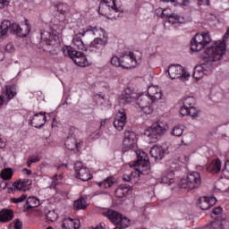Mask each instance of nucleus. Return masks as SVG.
I'll return each mask as SVG.
<instances>
[{"instance_id": "obj_1", "label": "nucleus", "mask_w": 229, "mask_h": 229, "mask_svg": "<svg viewBox=\"0 0 229 229\" xmlns=\"http://www.w3.org/2000/svg\"><path fill=\"white\" fill-rule=\"evenodd\" d=\"M216 55H217V52L213 53V55H209L208 52H207V49L205 50L203 55V61L205 63L201 64L200 65H197L194 68L193 78H195V80H201L203 76H207L212 72L214 69L212 62L221 61V59L216 58Z\"/></svg>"}, {"instance_id": "obj_2", "label": "nucleus", "mask_w": 229, "mask_h": 229, "mask_svg": "<svg viewBox=\"0 0 229 229\" xmlns=\"http://www.w3.org/2000/svg\"><path fill=\"white\" fill-rule=\"evenodd\" d=\"M169 130V125L165 122L158 121L152 124L151 127L147 129L144 135L149 139L150 142L155 143L162 137L165 135V132Z\"/></svg>"}, {"instance_id": "obj_3", "label": "nucleus", "mask_w": 229, "mask_h": 229, "mask_svg": "<svg viewBox=\"0 0 229 229\" xmlns=\"http://www.w3.org/2000/svg\"><path fill=\"white\" fill-rule=\"evenodd\" d=\"M41 42L38 45V48L43 51H48L51 53V47H56L60 43V38L56 35V31H41Z\"/></svg>"}, {"instance_id": "obj_4", "label": "nucleus", "mask_w": 229, "mask_h": 229, "mask_svg": "<svg viewBox=\"0 0 229 229\" xmlns=\"http://www.w3.org/2000/svg\"><path fill=\"white\" fill-rule=\"evenodd\" d=\"M62 52L64 56H69V58H71L79 67H87V65H89V61L85 56V54H83V52L77 51L74 47L65 46L62 48Z\"/></svg>"}, {"instance_id": "obj_5", "label": "nucleus", "mask_w": 229, "mask_h": 229, "mask_svg": "<svg viewBox=\"0 0 229 229\" xmlns=\"http://www.w3.org/2000/svg\"><path fill=\"white\" fill-rule=\"evenodd\" d=\"M200 185L201 174L199 172H191L187 174L186 178H182L179 182V187H181V189H187L188 191L199 189Z\"/></svg>"}, {"instance_id": "obj_6", "label": "nucleus", "mask_w": 229, "mask_h": 229, "mask_svg": "<svg viewBox=\"0 0 229 229\" xmlns=\"http://www.w3.org/2000/svg\"><path fill=\"white\" fill-rule=\"evenodd\" d=\"M106 217L116 225L114 229H124L130 225V219L114 209H109L105 213Z\"/></svg>"}, {"instance_id": "obj_7", "label": "nucleus", "mask_w": 229, "mask_h": 229, "mask_svg": "<svg viewBox=\"0 0 229 229\" xmlns=\"http://www.w3.org/2000/svg\"><path fill=\"white\" fill-rule=\"evenodd\" d=\"M212 42V38L208 32H203L201 34H196L191 41V51H201L205 46Z\"/></svg>"}, {"instance_id": "obj_8", "label": "nucleus", "mask_w": 229, "mask_h": 229, "mask_svg": "<svg viewBox=\"0 0 229 229\" xmlns=\"http://www.w3.org/2000/svg\"><path fill=\"white\" fill-rule=\"evenodd\" d=\"M75 176L81 180L82 182H89V180H92V174H90V170L83 163L76 162L74 165Z\"/></svg>"}, {"instance_id": "obj_9", "label": "nucleus", "mask_w": 229, "mask_h": 229, "mask_svg": "<svg viewBox=\"0 0 229 229\" xmlns=\"http://www.w3.org/2000/svg\"><path fill=\"white\" fill-rule=\"evenodd\" d=\"M167 73L171 80H176V78L189 80L191 76L189 73L184 72L183 68L180 64H171L168 67Z\"/></svg>"}, {"instance_id": "obj_10", "label": "nucleus", "mask_w": 229, "mask_h": 229, "mask_svg": "<svg viewBox=\"0 0 229 229\" xmlns=\"http://www.w3.org/2000/svg\"><path fill=\"white\" fill-rule=\"evenodd\" d=\"M153 100L148 95H141L137 98V105L140 110H142L143 114L149 115V114H153Z\"/></svg>"}, {"instance_id": "obj_11", "label": "nucleus", "mask_w": 229, "mask_h": 229, "mask_svg": "<svg viewBox=\"0 0 229 229\" xmlns=\"http://www.w3.org/2000/svg\"><path fill=\"white\" fill-rule=\"evenodd\" d=\"M136 144H137V134H135L131 131H126L124 132V140L123 143L122 151L123 153H126V151H130L131 148H134Z\"/></svg>"}, {"instance_id": "obj_12", "label": "nucleus", "mask_w": 229, "mask_h": 229, "mask_svg": "<svg viewBox=\"0 0 229 229\" xmlns=\"http://www.w3.org/2000/svg\"><path fill=\"white\" fill-rule=\"evenodd\" d=\"M138 64H140V57L137 58L133 52H129V55L122 57L123 69H133Z\"/></svg>"}, {"instance_id": "obj_13", "label": "nucleus", "mask_w": 229, "mask_h": 229, "mask_svg": "<svg viewBox=\"0 0 229 229\" xmlns=\"http://www.w3.org/2000/svg\"><path fill=\"white\" fill-rule=\"evenodd\" d=\"M137 161L135 165L137 167L140 166L141 173H146V171H149L151 169V165L149 163V157H148V154L144 151H140L137 153Z\"/></svg>"}, {"instance_id": "obj_14", "label": "nucleus", "mask_w": 229, "mask_h": 229, "mask_svg": "<svg viewBox=\"0 0 229 229\" xmlns=\"http://www.w3.org/2000/svg\"><path fill=\"white\" fill-rule=\"evenodd\" d=\"M114 126L118 131H123V130H124V126H126V112L124 109L118 111L114 121Z\"/></svg>"}, {"instance_id": "obj_15", "label": "nucleus", "mask_w": 229, "mask_h": 229, "mask_svg": "<svg viewBox=\"0 0 229 229\" xmlns=\"http://www.w3.org/2000/svg\"><path fill=\"white\" fill-rule=\"evenodd\" d=\"M102 2L111 9L110 17L113 19H119V17H123V10L121 8H117V5H115V0H102Z\"/></svg>"}, {"instance_id": "obj_16", "label": "nucleus", "mask_w": 229, "mask_h": 229, "mask_svg": "<svg viewBox=\"0 0 229 229\" xmlns=\"http://www.w3.org/2000/svg\"><path fill=\"white\" fill-rule=\"evenodd\" d=\"M217 199L215 197H201L199 199V207L201 210H208L210 207H214Z\"/></svg>"}, {"instance_id": "obj_17", "label": "nucleus", "mask_w": 229, "mask_h": 229, "mask_svg": "<svg viewBox=\"0 0 229 229\" xmlns=\"http://www.w3.org/2000/svg\"><path fill=\"white\" fill-rule=\"evenodd\" d=\"M135 99V97L133 96V91L131 89L127 88L124 91L122 92V95L119 99L120 105H130L131 101Z\"/></svg>"}, {"instance_id": "obj_18", "label": "nucleus", "mask_w": 229, "mask_h": 229, "mask_svg": "<svg viewBox=\"0 0 229 229\" xmlns=\"http://www.w3.org/2000/svg\"><path fill=\"white\" fill-rule=\"evenodd\" d=\"M107 42L108 36L106 35V32L104 30V34H101V36L97 37L91 42V47H95L96 49H101V47H105V46H106Z\"/></svg>"}, {"instance_id": "obj_19", "label": "nucleus", "mask_w": 229, "mask_h": 229, "mask_svg": "<svg viewBox=\"0 0 229 229\" xmlns=\"http://www.w3.org/2000/svg\"><path fill=\"white\" fill-rule=\"evenodd\" d=\"M46 121H47L46 114L39 113L34 114L32 120H30V124H32L34 128H42V126L46 124Z\"/></svg>"}, {"instance_id": "obj_20", "label": "nucleus", "mask_w": 229, "mask_h": 229, "mask_svg": "<svg viewBox=\"0 0 229 229\" xmlns=\"http://www.w3.org/2000/svg\"><path fill=\"white\" fill-rule=\"evenodd\" d=\"M17 96V91H15V88L13 86H6L5 92L3 96L0 95V106L5 101H10L13 99V97Z\"/></svg>"}, {"instance_id": "obj_21", "label": "nucleus", "mask_w": 229, "mask_h": 229, "mask_svg": "<svg viewBox=\"0 0 229 229\" xmlns=\"http://www.w3.org/2000/svg\"><path fill=\"white\" fill-rule=\"evenodd\" d=\"M81 224L79 219L66 217L62 222L63 229H80Z\"/></svg>"}, {"instance_id": "obj_22", "label": "nucleus", "mask_w": 229, "mask_h": 229, "mask_svg": "<svg viewBox=\"0 0 229 229\" xmlns=\"http://www.w3.org/2000/svg\"><path fill=\"white\" fill-rule=\"evenodd\" d=\"M163 15H165L166 22H169L170 24H185V18L177 13H173L165 14L163 13Z\"/></svg>"}, {"instance_id": "obj_23", "label": "nucleus", "mask_w": 229, "mask_h": 229, "mask_svg": "<svg viewBox=\"0 0 229 229\" xmlns=\"http://www.w3.org/2000/svg\"><path fill=\"white\" fill-rule=\"evenodd\" d=\"M80 35L81 37H85V35H88L89 37H101V35H105V30L89 26L86 30H83V32H80Z\"/></svg>"}, {"instance_id": "obj_24", "label": "nucleus", "mask_w": 229, "mask_h": 229, "mask_svg": "<svg viewBox=\"0 0 229 229\" xmlns=\"http://www.w3.org/2000/svg\"><path fill=\"white\" fill-rule=\"evenodd\" d=\"M148 97L153 101H158V99H162V90L160 88L156 86H150L148 89Z\"/></svg>"}, {"instance_id": "obj_25", "label": "nucleus", "mask_w": 229, "mask_h": 229, "mask_svg": "<svg viewBox=\"0 0 229 229\" xmlns=\"http://www.w3.org/2000/svg\"><path fill=\"white\" fill-rule=\"evenodd\" d=\"M31 185V181L29 179H20L13 182V187L17 191H29Z\"/></svg>"}, {"instance_id": "obj_26", "label": "nucleus", "mask_w": 229, "mask_h": 229, "mask_svg": "<svg viewBox=\"0 0 229 229\" xmlns=\"http://www.w3.org/2000/svg\"><path fill=\"white\" fill-rule=\"evenodd\" d=\"M150 155L155 160H162L164 158V155H165V152H164V148L162 146L154 145L150 148Z\"/></svg>"}, {"instance_id": "obj_27", "label": "nucleus", "mask_w": 229, "mask_h": 229, "mask_svg": "<svg viewBox=\"0 0 229 229\" xmlns=\"http://www.w3.org/2000/svg\"><path fill=\"white\" fill-rule=\"evenodd\" d=\"M40 206V200L36 197H29L27 199L26 204L23 206L24 212L26 210H31V208H37V207Z\"/></svg>"}, {"instance_id": "obj_28", "label": "nucleus", "mask_w": 229, "mask_h": 229, "mask_svg": "<svg viewBox=\"0 0 229 229\" xmlns=\"http://www.w3.org/2000/svg\"><path fill=\"white\" fill-rule=\"evenodd\" d=\"M180 112L181 115H190V117H192L193 119L199 117V110H197L194 106L188 108H181Z\"/></svg>"}, {"instance_id": "obj_29", "label": "nucleus", "mask_w": 229, "mask_h": 229, "mask_svg": "<svg viewBox=\"0 0 229 229\" xmlns=\"http://www.w3.org/2000/svg\"><path fill=\"white\" fill-rule=\"evenodd\" d=\"M12 219H13V210L2 209L0 211V223H9Z\"/></svg>"}, {"instance_id": "obj_30", "label": "nucleus", "mask_w": 229, "mask_h": 229, "mask_svg": "<svg viewBox=\"0 0 229 229\" xmlns=\"http://www.w3.org/2000/svg\"><path fill=\"white\" fill-rule=\"evenodd\" d=\"M207 171L208 173H211V174H217L221 171V159L217 158L215 162L209 164Z\"/></svg>"}, {"instance_id": "obj_31", "label": "nucleus", "mask_w": 229, "mask_h": 229, "mask_svg": "<svg viewBox=\"0 0 229 229\" xmlns=\"http://www.w3.org/2000/svg\"><path fill=\"white\" fill-rule=\"evenodd\" d=\"M173 180H174V171L168 170L163 174L161 177V183L171 185V183H173Z\"/></svg>"}, {"instance_id": "obj_32", "label": "nucleus", "mask_w": 229, "mask_h": 229, "mask_svg": "<svg viewBox=\"0 0 229 229\" xmlns=\"http://www.w3.org/2000/svg\"><path fill=\"white\" fill-rule=\"evenodd\" d=\"M12 28V22L8 20L2 21L0 26V38H4L8 35V30Z\"/></svg>"}, {"instance_id": "obj_33", "label": "nucleus", "mask_w": 229, "mask_h": 229, "mask_svg": "<svg viewBox=\"0 0 229 229\" xmlns=\"http://www.w3.org/2000/svg\"><path fill=\"white\" fill-rule=\"evenodd\" d=\"M80 35H81L80 32L75 34V36L72 38V44L73 46H75L77 49H79V51H85L86 49L85 44L81 40V38L80 37Z\"/></svg>"}, {"instance_id": "obj_34", "label": "nucleus", "mask_w": 229, "mask_h": 229, "mask_svg": "<svg viewBox=\"0 0 229 229\" xmlns=\"http://www.w3.org/2000/svg\"><path fill=\"white\" fill-rule=\"evenodd\" d=\"M130 191V188L126 186L125 184H122L116 188L114 191V196L116 198H124L126 194Z\"/></svg>"}, {"instance_id": "obj_35", "label": "nucleus", "mask_w": 229, "mask_h": 229, "mask_svg": "<svg viewBox=\"0 0 229 229\" xmlns=\"http://www.w3.org/2000/svg\"><path fill=\"white\" fill-rule=\"evenodd\" d=\"M64 146L67 149L74 151V149H78V141H76L74 137H68L64 141Z\"/></svg>"}, {"instance_id": "obj_36", "label": "nucleus", "mask_w": 229, "mask_h": 229, "mask_svg": "<svg viewBox=\"0 0 229 229\" xmlns=\"http://www.w3.org/2000/svg\"><path fill=\"white\" fill-rule=\"evenodd\" d=\"M73 207L76 210H85V208H87V199L81 197L79 199L74 201Z\"/></svg>"}, {"instance_id": "obj_37", "label": "nucleus", "mask_w": 229, "mask_h": 229, "mask_svg": "<svg viewBox=\"0 0 229 229\" xmlns=\"http://www.w3.org/2000/svg\"><path fill=\"white\" fill-rule=\"evenodd\" d=\"M98 13L103 16L110 15L112 9L101 1L98 6Z\"/></svg>"}, {"instance_id": "obj_38", "label": "nucleus", "mask_w": 229, "mask_h": 229, "mask_svg": "<svg viewBox=\"0 0 229 229\" xmlns=\"http://www.w3.org/2000/svg\"><path fill=\"white\" fill-rule=\"evenodd\" d=\"M31 31V29L28 24L23 25L22 27L20 26V29L17 32L18 37H28L30 35V32Z\"/></svg>"}, {"instance_id": "obj_39", "label": "nucleus", "mask_w": 229, "mask_h": 229, "mask_svg": "<svg viewBox=\"0 0 229 229\" xmlns=\"http://www.w3.org/2000/svg\"><path fill=\"white\" fill-rule=\"evenodd\" d=\"M182 101V106H181V108H186V109L194 106V103H196V99H194V98L192 97L185 98Z\"/></svg>"}, {"instance_id": "obj_40", "label": "nucleus", "mask_w": 229, "mask_h": 229, "mask_svg": "<svg viewBox=\"0 0 229 229\" xmlns=\"http://www.w3.org/2000/svg\"><path fill=\"white\" fill-rule=\"evenodd\" d=\"M12 176H13V170L12 168H4L1 172L2 180H12Z\"/></svg>"}, {"instance_id": "obj_41", "label": "nucleus", "mask_w": 229, "mask_h": 229, "mask_svg": "<svg viewBox=\"0 0 229 229\" xmlns=\"http://www.w3.org/2000/svg\"><path fill=\"white\" fill-rule=\"evenodd\" d=\"M46 217L47 221H50L51 223H55L56 219H58V214L55 210H50L46 214Z\"/></svg>"}, {"instance_id": "obj_42", "label": "nucleus", "mask_w": 229, "mask_h": 229, "mask_svg": "<svg viewBox=\"0 0 229 229\" xmlns=\"http://www.w3.org/2000/svg\"><path fill=\"white\" fill-rule=\"evenodd\" d=\"M99 187H103L104 189H110L112 185H114V180L112 177H109L104 180L102 182L98 183Z\"/></svg>"}, {"instance_id": "obj_43", "label": "nucleus", "mask_w": 229, "mask_h": 229, "mask_svg": "<svg viewBox=\"0 0 229 229\" xmlns=\"http://www.w3.org/2000/svg\"><path fill=\"white\" fill-rule=\"evenodd\" d=\"M55 8L62 15H65V13H67V4H58L55 5Z\"/></svg>"}, {"instance_id": "obj_44", "label": "nucleus", "mask_w": 229, "mask_h": 229, "mask_svg": "<svg viewBox=\"0 0 229 229\" xmlns=\"http://www.w3.org/2000/svg\"><path fill=\"white\" fill-rule=\"evenodd\" d=\"M111 64L114 67H123V59H120L118 56H113L111 58Z\"/></svg>"}, {"instance_id": "obj_45", "label": "nucleus", "mask_w": 229, "mask_h": 229, "mask_svg": "<svg viewBox=\"0 0 229 229\" xmlns=\"http://www.w3.org/2000/svg\"><path fill=\"white\" fill-rule=\"evenodd\" d=\"M172 4L174 6H187L189 5V0H174Z\"/></svg>"}, {"instance_id": "obj_46", "label": "nucleus", "mask_w": 229, "mask_h": 229, "mask_svg": "<svg viewBox=\"0 0 229 229\" xmlns=\"http://www.w3.org/2000/svg\"><path fill=\"white\" fill-rule=\"evenodd\" d=\"M28 199V195L22 194L20 198H12V203H22V201H26Z\"/></svg>"}, {"instance_id": "obj_47", "label": "nucleus", "mask_w": 229, "mask_h": 229, "mask_svg": "<svg viewBox=\"0 0 229 229\" xmlns=\"http://www.w3.org/2000/svg\"><path fill=\"white\" fill-rule=\"evenodd\" d=\"M182 133L183 129H182L180 126L174 127L172 134H174V137H182Z\"/></svg>"}, {"instance_id": "obj_48", "label": "nucleus", "mask_w": 229, "mask_h": 229, "mask_svg": "<svg viewBox=\"0 0 229 229\" xmlns=\"http://www.w3.org/2000/svg\"><path fill=\"white\" fill-rule=\"evenodd\" d=\"M21 28V25L17 24V23H14V24H11V27H10V31L11 33H13V35H17V33H19V30Z\"/></svg>"}, {"instance_id": "obj_49", "label": "nucleus", "mask_w": 229, "mask_h": 229, "mask_svg": "<svg viewBox=\"0 0 229 229\" xmlns=\"http://www.w3.org/2000/svg\"><path fill=\"white\" fill-rule=\"evenodd\" d=\"M37 162H40V157H30V160L27 162L28 167H31V164H35Z\"/></svg>"}, {"instance_id": "obj_50", "label": "nucleus", "mask_w": 229, "mask_h": 229, "mask_svg": "<svg viewBox=\"0 0 229 229\" xmlns=\"http://www.w3.org/2000/svg\"><path fill=\"white\" fill-rule=\"evenodd\" d=\"M4 51H6V53H13V51H15V47L13 46V43H7L4 47Z\"/></svg>"}, {"instance_id": "obj_51", "label": "nucleus", "mask_w": 229, "mask_h": 229, "mask_svg": "<svg viewBox=\"0 0 229 229\" xmlns=\"http://www.w3.org/2000/svg\"><path fill=\"white\" fill-rule=\"evenodd\" d=\"M208 229H223V226L220 223L212 222L208 226Z\"/></svg>"}, {"instance_id": "obj_52", "label": "nucleus", "mask_w": 229, "mask_h": 229, "mask_svg": "<svg viewBox=\"0 0 229 229\" xmlns=\"http://www.w3.org/2000/svg\"><path fill=\"white\" fill-rule=\"evenodd\" d=\"M10 4V0H0V10L6 8Z\"/></svg>"}, {"instance_id": "obj_53", "label": "nucleus", "mask_w": 229, "mask_h": 229, "mask_svg": "<svg viewBox=\"0 0 229 229\" xmlns=\"http://www.w3.org/2000/svg\"><path fill=\"white\" fill-rule=\"evenodd\" d=\"M199 6L210 4V0H197Z\"/></svg>"}, {"instance_id": "obj_54", "label": "nucleus", "mask_w": 229, "mask_h": 229, "mask_svg": "<svg viewBox=\"0 0 229 229\" xmlns=\"http://www.w3.org/2000/svg\"><path fill=\"white\" fill-rule=\"evenodd\" d=\"M14 229H22V222L20 219L15 220Z\"/></svg>"}, {"instance_id": "obj_55", "label": "nucleus", "mask_w": 229, "mask_h": 229, "mask_svg": "<svg viewBox=\"0 0 229 229\" xmlns=\"http://www.w3.org/2000/svg\"><path fill=\"white\" fill-rule=\"evenodd\" d=\"M221 212H223V208L221 207H216V208L213 209V214H215V216H219Z\"/></svg>"}, {"instance_id": "obj_56", "label": "nucleus", "mask_w": 229, "mask_h": 229, "mask_svg": "<svg viewBox=\"0 0 229 229\" xmlns=\"http://www.w3.org/2000/svg\"><path fill=\"white\" fill-rule=\"evenodd\" d=\"M6 146V142H4V140L0 138V148H3Z\"/></svg>"}, {"instance_id": "obj_57", "label": "nucleus", "mask_w": 229, "mask_h": 229, "mask_svg": "<svg viewBox=\"0 0 229 229\" xmlns=\"http://www.w3.org/2000/svg\"><path fill=\"white\" fill-rule=\"evenodd\" d=\"M4 60V52L3 50H0V62H3Z\"/></svg>"}, {"instance_id": "obj_58", "label": "nucleus", "mask_w": 229, "mask_h": 229, "mask_svg": "<svg viewBox=\"0 0 229 229\" xmlns=\"http://www.w3.org/2000/svg\"><path fill=\"white\" fill-rule=\"evenodd\" d=\"M0 187H2L3 189H6V187H8V183L6 182H1Z\"/></svg>"}, {"instance_id": "obj_59", "label": "nucleus", "mask_w": 229, "mask_h": 229, "mask_svg": "<svg viewBox=\"0 0 229 229\" xmlns=\"http://www.w3.org/2000/svg\"><path fill=\"white\" fill-rule=\"evenodd\" d=\"M23 173H26L28 175H30V174H31V170H30L28 168H24Z\"/></svg>"}, {"instance_id": "obj_60", "label": "nucleus", "mask_w": 229, "mask_h": 229, "mask_svg": "<svg viewBox=\"0 0 229 229\" xmlns=\"http://www.w3.org/2000/svg\"><path fill=\"white\" fill-rule=\"evenodd\" d=\"M123 180L124 182H130V176L123 175Z\"/></svg>"}, {"instance_id": "obj_61", "label": "nucleus", "mask_w": 229, "mask_h": 229, "mask_svg": "<svg viewBox=\"0 0 229 229\" xmlns=\"http://www.w3.org/2000/svg\"><path fill=\"white\" fill-rule=\"evenodd\" d=\"M105 124H106V121L103 120L100 122V128L105 126Z\"/></svg>"}, {"instance_id": "obj_62", "label": "nucleus", "mask_w": 229, "mask_h": 229, "mask_svg": "<svg viewBox=\"0 0 229 229\" xmlns=\"http://www.w3.org/2000/svg\"><path fill=\"white\" fill-rule=\"evenodd\" d=\"M161 1H163V3H172V4L174 2V0H161Z\"/></svg>"}, {"instance_id": "obj_63", "label": "nucleus", "mask_w": 229, "mask_h": 229, "mask_svg": "<svg viewBox=\"0 0 229 229\" xmlns=\"http://www.w3.org/2000/svg\"><path fill=\"white\" fill-rule=\"evenodd\" d=\"M226 165H229V160H227L226 162H225V166Z\"/></svg>"}, {"instance_id": "obj_64", "label": "nucleus", "mask_w": 229, "mask_h": 229, "mask_svg": "<svg viewBox=\"0 0 229 229\" xmlns=\"http://www.w3.org/2000/svg\"><path fill=\"white\" fill-rule=\"evenodd\" d=\"M47 229H53V227L52 226H48Z\"/></svg>"}]
</instances>
